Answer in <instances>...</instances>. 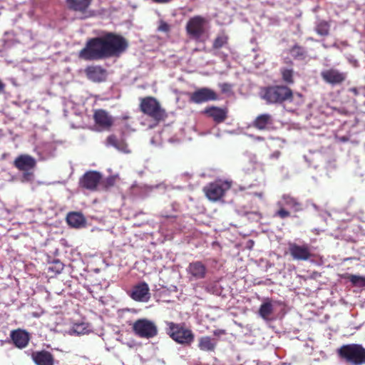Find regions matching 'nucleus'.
I'll use <instances>...</instances> for the list:
<instances>
[{
    "label": "nucleus",
    "mask_w": 365,
    "mask_h": 365,
    "mask_svg": "<svg viewBox=\"0 0 365 365\" xmlns=\"http://www.w3.org/2000/svg\"><path fill=\"white\" fill-rule=\"evenodd\" d=\"M219 87L222 93H230L232 91V85L228 83H222L219 84Z\"/></svg>",
    "instance_id": "39"
},
{
    "label": "nucleus",
    "mask_w": 365,
    "mask_h": 365,
    "mask_svg": "<svg viewBox=\"0 0 365 365\" xmlns=\"http://www.w3.org/2000/svg\"><path fill=\"white\" fill-rule=\"evenodd\" d=\"M229 37L223 31L215 37L212 43V48L218 50L228 43Z\"/></svg>",
    "instance_id": "29"
},
{
    "label": "nucleus",
    "mask_w": 365,
    "mask_h": 365,
    "mask_svg": "<svg viewBox=\"0 0 365 365\" xmlns=\"http://www.w3.org/2000/svg\"><path fill=\"white\" fill-rule=\"evenodd\" d=\"M283 206H287L292 209L294 212H298L303 210L302 203H300L296 198L290 196L289 195H283L282 197Z\"/></svg>",
    "instance_id": "27"
},
{
    "label": "nucleus",
    "mask_w": 365,
    "mask_h": 365,
    "mask_svg": "<svg viewBox=\"0 0 365 365\" xmlns=\"http://www.w3.org/2000/svg\"><path fill=\"white\" fill-rule=\"evenodd\" d=\"M155 4H167L171 1V0H151Z\"/></svg>",
    "instance_id": "43"
},
{
    "label": "nucleus",
    "mask_w": 365,
    "mask_h": 365,
    "mask_svg": "<svg viewBox=\"0 0 365 365\" xmlns=\"http://www.w3.org/2000/svg\"><path fill=\"white\" fill-rule=\"evenodd\" d=\"M282 80L287 85L294 83V71L292 68L282 67L279 69Z\"/></svg>",
    "instance_id": "28"
},
{
    "label": "nucleus",
    "mask_w": 365,
    "mask_h": 365,
    "mask_svg": "<svg viewBox=\"0 0 365 365\" xmlns=\"http://www.w3.org/2000/svg\"><path fill=\"white\" fill-rule=\"evenodd\" d=\"M93 120L96 125L104 130H110L113 124L112 116L103 109H98L94 111Z\"/></svg>",
    "instance_id": "16"
},
{
    "label": "nucleus",
    "mask_w": 365,
    "mask_h": 365,
    "mask_svg": "<svg viewBox=\"0 0 365 365\" xmlns=\"http://www.w3.org/2000/svg\"><path fill=\"white\" fill-rule=\"evenodd\" d=\"M102 175L96 170L86 172L79 179V187L92 192L96 191L102 180Z\"/></svg>",
    "instance_id": "10"
},
{
    "label": "nucleus",
    "mask_w": 365,
    "mask_h": 365,
    "mask_svg": "<svg viewBox=\"0 0 365 365\" xmlns=\"http://www.w3.org/2000/svg\"><path fill=\"white\" fill-rule=\"evenodd\" d=\"M255 139L257 140H259V141H264V138L262 137V136H255Z\"/></svg>",
    "instance_id": "45"
},
{
    "label": "nucleus",
    "mask_w": 365,
    "mask_h": 365,
    "mask_svg": "<svg viewBox=\"0 0 365 365\" xmlns=\"http://www.w3.org/2000/svg\"><path fill=\"white\" fill-rule=\"evenodd\" d=\"M330 25L326 21L319 22L315 28V31L320 36H327L329 34Z\"/></svg>",
    "instance_id": "32"
},
{
    "label": "nucleus",
    "mask_w": 365,
    "mask_h": 365,
    "mask_svg": "<svg viewBox=\"0 0 365 365\" xmlns=\"http://www.w3.org/2000/svg\"><path fill=\"white\" fill-rule=\"evenodd\" d=\"M102 38L108 58L120 56L128 48V41L120 34L105 32Z\"/></svg>",
    "instance_id": "4"
},
{
    "label": "nucleus",
    "mask_w": 365,
    "mask_h": 365,
    "mask_svg": "<svg viewBox=\"0 0 365 365\" xmlns=\"http://www.w3.org/2000/svg\"><path fill=\"white\" fill-rule=\"evenodd\" d=\"M93 0H66L68 7L74 11L86 13Z\"/></svg>",
    "instance_id": "23"
},
{
    "label": "nucleus",
    "mask_w": 365,
    "mask_h": 365,
    "mask_svg": "<svg viewBox=\"0 0 365 365\" xmlns=\"http://www.w3.org/2000/svg\"><path fill=\"white\" fill-rule=\"evenodd\" d=\"M232 182L217 180L210 182L202 189L206 197L212 201L217 202L224 197L225 193L231 188Z\"/></svg>",
    "instance_id": "6"
},
{
    "label": "nucleus",
    "mask_w": 365,
    "mask_h": 365,
    "mask_svg": "<svg viewBox=\"0 0 365 365\" xmlns=\"http://www.w3.org/2000/svg\"><path fill=\"white\" fill-rule=\"evenodd\" d=\"M140 108L143 113L156 121L163 120L166 117L165 110L161 108L159 102L154 97L148 96L142 98Z\"/></svg>",
    "instance_id": "7"
},
{
    "label": "nucleus",
    "mask_w": 365,
    "mask_h": 365,
    "mask_svg": "<svg viewBox=\"0 0 365 365\" xmlns=\"http://www.w3.org/2000/svg\"><path fill=\"white\" fill-rule=\"evenodd\" d=\"M6 84L0 79V94L5 92Z\"/></svg>",
    "instance_id": "41"
},
{
    "label": "nucleus",
    "mask_w": 365,
    "mask_h": 365,
    "mask_svg": "<svg viewBox=\"0 0 365 365\" xmlns=\"http://www.w3.org/2000/svg\"><path fill=\"white\" fill-rule=\"evenodd\" d=\"M280 155H281V152L279 150H276L271 154V158L278 159L279 158Z\"/></svg>",
    "instance_id": "40"
},
{
    "label": "nucleus",
    "mask_w": 365,
    "mask_h": 365,
    "mask_svg": "<svg viewBox=\"0 0 365 365\" xmlns=\"http://www.w3.org/2000/svg\"><path fill=\"white\" fill-rule=\"evenodd\" d=\"M134 334L145 339L153 338L158 334V327L155 324L147 319H139L136 320L132 327Z\"/></svg>",
    "instance_id": "8"
},
{
    "label": "nucleus",
    "mask_w": 365,
    "mask_h": 365,
    "mask_svg": "<svg viewBox=\"0 0 365 365\" xmlns=\"http://www.w3.org/2000/svg\"><path fill=\"white\" fill-rule=\"evenodd\" d=\"M260 96L267 104H282L285 101H292L293 92L287 86H269L261 89Z\"/></svg>",
    "instance_id": "1"
},
{
    "label": "nucleus",
    "mask_w": 365,
    "mask_h": 365,
    "mask_svg": "<svg viewBox=\"0 0 365 365\" xmlns=\"http://www.w3.org/2000/svg\"><path fill=\"white\" fill-rule=\"evenodd\" d=\"M288 253L294 260L307 261L312 256L311 247L308 244L298 245L295 242H288Z\"/></svg>",
    "instance_id": "11"
},
{
    "label": "nucleus",
    "mask_w": 365,
    "mask_h": 365,
    "mask_svg": "<svg viewBox=\"0 0 365 365\" xmlns=\"http://www.w3.org/2000/svg\"><path fill=\"white\" fill-rule=\"evenodd\" d=\"M349 279L354 286L365 287V277L360 275H350Z\"/></svg>",
    "instance_id": "35"
},
{
    "label": "nucleus",
    "mask_w": 365,
    "mask_h": 365,
    "mask_svg": "<svg viewBox=\"0 0 365 365\" xmlns=\"http://www.w3.org/2000/svg\"><path fill=\"white\" fill-rule=\"evenodd\" d=\"M207 23L205 18L195 16L187 22L185 29L187 34L195 40H199L205 32V25Z\"/></svg>",
    "instance_id": "9"
},
{
    "label": "nucleus",
    "mask_w": 365,
    "mask_h": 365,
    "mask_svg": "<svg viewBox=\"0 0 365 365\" xmlns=\"http://www.w3.org/2000/svg\"><path fill=\"white\" fill-rule=\"evenodd\" d=\"M130 297L135 301L147 302L150 298L148 285L145 282H140L133 286Z\"/></svg>",
    "instance_id": "19"
},
{
    "label": "nucleus",
    "mask_w": 365,
    "mask_h": 365,
    "mask_svg": "<svg viewBox=\"0 0 365 365\" xmlns=\"http://www.w3.org/2000/svg\"><path fill=\"white\" fill-rule=\"evenodd\" d=\"M115 183V178L113 176H109L104 180H101V185L103 186V189L108 190L109 188L114 186Z\"/></svg>",
    "instance_id": "37"
},
{
    "label": "nucleus",
    "mask_w": 365,
    "mask_h": 365,
    "mask_svg": "<svg viewBox=\"0 0 365 365\" xmlns=\"http://www.w3.org/2000/svg\"><path fill=\"white\" fill-rule=\"evenodd\" d=\"M205 264L200 261L192 262L188 267L190 274H205Z\"/></svg>",
    "instance_id": "31"
},
{
    "label": "nucleus",
    "mask_w": 365,
    "mask_h": 365,
    "mask_svg": "<svg viewBox=\"0 0 365 365\" xmlns=\"http://www.w3.org/2000/svg\"><path fill=\"white\" fill-rule=\"evenodd\" d=\"M165 218H169V217H175L174 216H169V215H165L164 216Z\"/></svg>",
    "instance_id": "47"
},
{
    "label": "nucleus",
    "mask_w": 365,
    "mask_h": 365,
    "mask_svg": "<svg viewBox=\"0 0 365 365\" xmlns=\"http://www.w3.org/2000/svg\"><path fill=\"white\" fill-rule=\"evenodd\" d=\"M31 359L36 365H54L53 354L46 350L33 351Z\"/></svg>",
    "instance_id": "18"
},
{
    "label": "nucleus",
    "mask_w": 365,
    "mask_h": 365,
    "mask_svg": "<svg viewBox=\"0 0 365 365\" xmlns=\"http://www.w3.org/2000/svg\"><path fill=\"white\" fill-rule=\"evenodd\" d=\"M72 330L78 335L85 334L89 331L88 326L84 323L74 324Z\"/></svg>",
    "instance_id": "36"
},
{
    "label": "nucleus",
    "mask_w": 365,
    "mask_h": 365,
    "mask_svg": "<svg viewBox=\"0 0 365 365\" xmlns=\"http://www.w3.org/2000/svg\"><path fill=\"white\" fill-rule=\"evenodd\" d=\"M225 330H216V331H214V334L215 336H217V335H219L220 334H225Z\"/></svg>",
    "instance_id": "44"
},
{
    "label": "nucleus",
    "mask_w": 365,
    "mask_h": 365,
    "mask_svg": "<svg viewBox=\"0 0 365 365\" xmlns=\"http://www.w3.org/2000/svg\"><path fill=\"white\" fill-rule=\"evenodd\" d=\"M14 165L19 170L23 171V177L26 180H29L31 173H29V170L34 169L36 165V159L27 154H22L19 155L14 161Z\"/></svg>",
    "instance_id": "12"
},
{
    "label": "nucleus",
    "mask_w": 365,
    "mask_h": 365,
    "mask_svg": "<svg viewBox=\"0 0 365 365\" xmlns=\"http://www.w3.org/2000/svg\"><path fill=\"white\" fill-rule=\"evenodd\" d=\"M10 338L14 346L20 349L26 347L30 341L29 334L21 329L12 330L10 333Z\"/></svg>",
    "instance_id": "15"
},
{
    "label": "nucleus",
    "mask_w": 365,
    "mask_h": 365,
    "mask_svg": "<svg viewBox=\"0 0 365 365\" xmlns=\"http://www.w3.org/2000/svg\"><path fill=\"white\" fill-rule=\"evenodd\" d=\"M168 334L175 342L190 346L195 339V334L190 329L186 327L184 323L176 324L173 322H168Z\"/></svg>",
    "instance_id": "5"
},
{
    "label": "nucleus",
    "mask_w": 365,
    "mask_h": 365,
    "mask_svg": "<svg viewBox=\"0 0 365 365\" xmlns=\"http://www.w3.org/2000/svg\"><path fill=\"white\" fill-rule=\"evenodd\" d=\"M217 345L215 339L209 336H201L198 339V347L204 351H214Z\"/></svg>",
    "instance_id": "25"
},
{
    "label": "nucleus",
    "mask_w": 365,
    "mask_h": 365,
    "mask_svg": "<svg viewBox=\"0 0 365 365\" xmlns=\"http://www.w3.org/2000/svg\"><path fill=\"white\" fill-rule=\"evenodd\" d=\"M217 94L209 88H200L190 94L189 101L195 104H201L208 101L217 100Z\"/></svg>",
    "instance_id": "13"
},
{
    "label": "nucleus",
    "mask_w": 365,
    "mask_h": 365,
    "mask_svg": "<svg viewBox=\"0 0 365 365\" xmlns=\"http://www.w3.org/2000/svg\"><path fill=\"white\" fill-rule=\"evenodd\" d=\"M106 145L113 146L117 150L123 152L129 153L128 145L124 139H118L116 135L112 134L106 138Z\"/></svg>",
    "instance_id": "24"
},
{
    "label": "nucleus",
    "mask_w": 365,
    "mask_h": 365,
    "mask_svg": "<svg viewBox=\"0 0 365 365\" xmlns=\"http://www.w3.org/2000/svg\"><path fill=\"white\" fill-rule=\"evenodd\" d=\"M286 63H288V64H289V65H291V66H292V65H293V62H292V60H289L288 61H286Z\"/></svg>",
    "instance_id": "46"
},
{
    "label": "nucleus",
    "mask_w": 365,
    "mask_h": 365,
    "mask_svg": "<svg viewBox=\"0 0 365 365\" xmlns=\"http://www.w3.org/2000/svg\"><path fill=\"white\" fill-rule=\"evenodd\" d=\"M322 80L331 86L340 85L346 79V73L331 68L326 69L320 73Z\"/></svg>",
    "instance_id": "14"
},
{
    "label": "nucleus",
    "mask_w": 365,
    "mask_h": 365,
    "mask_svg": "<svg viewBox=\"0 0 365 365\" xmlns=\"http://www.w3.org/2000/svg\"><path fill=\"white\" fill-rule=\"evenodd\" d=\"M64 267L63 264L59 260H53L48 265V270L54 274H61Z\"/></svg>",
    "instance_id": "33"
},
{
    "label": "nucleus",
    "mask_w": 365,
    "mask_h": 365,
    "mask_svg": "<svg viewBox=\"0 0 365 365\" xmlns=\"http://www.w3.org/2000/svg\"><path fill=\"white\" fill-rule=\"evenodd\" d=\"M78 58L85 61L108 58L102 36L89 38L79 51Z\"/></svg>",
    "instance_id": "3"
},
{
    "label": "nucleus",
    "mask_w": 365,
    "mask_h": 365,
    "mask_svg": "<svg viewBox=\"0 0 365 365\" xmlns=\"http://www.w3.org/2000/svg\"><path fill=\"white\" fill-rule=\"evenodd\" d=\"M158 30L161 32L168 33L170 30V26L167 22L160 21L158 27Z\"/></svg>",
    "instance_id": "38"
},
{
    "label": "nucleus",
    "mask_w": 365,
    "mask_h": 365,
    "mask_svg": "<svg viewBox=\"0 0 365 365\" xmlns=\"http://www.w3.org/2000/svg\"><path fill=\"white\" fill-rule=\"evenodd\" d=\"M277 205L279 208L277 212H275L274 215V217H278L280 219H285L291 216V212L284 208L281 202H278Z\"/></svg>",
    "instance_id": "34"
},
{
    "label": "nucleus",
    "mask_w": 365,
    "mask_h": 365,
    "mask_svg": "<svg viewBox=\"0 0 365 365\" xmlns=\"http://www.w3.org/2000/svg\"><path fill=\"white\" fill-rule=\"evenodd\" d=\"M289 53L294 59L298 61H304L308 56L306 48L297 43L294 44L289 49Z\"/></svg>",
    "instance_id": "26"
},
{
    "label": "nucleus",
    "mask_w": 365,
    "mask_h": 365,
    "mask_svg": "<svg viewBox=\"0 0 365 365\" xmlns=\"http://www.w3.org/2000/svg\"><path fill=\"white\" fill-rule=\"evenodd\" d=\"M349 91L352 93L354 96L359 95V90L356 87L350 88L349 89Z\"/></svg>",
    "instance_id": "42"
},
{
    "label": "nucleus",
    "mask_w": 365,
    "mask_h": 365,
    "mask_svg": "<svg viewBox=\"0 0 365 365\" xmlns=\"http://www.w3.org/2000/svg\"><path fill=\"white\" fill-rule=\"evenodd\" d=\"M336 353L339 358L349 365H365V348L361 344L342 345Z\"/></svg>",
    "instance_id": "2"
},
{
    "label": "nucleus",
    "mask_w": 365,
    "mask_h": 365,
    "mask_svg": "<svg viewBox=\"0 0 365 365\" xmlns=\"http://www.w3.org/2000/svg\"><path fill=\"white\" fill-rule=\"evenodd\" d=\"M87 78L93 82H101L106 78V71L101 66H91L85 69Z\"/></svg>",
    "instance_id": "20"
},
{
    "label": "nucleus",
    "mask_w": 365,
    "mask_h": 365,
    "mask_svg": "<svg viewBox=\"0 0 365 365\" xmlns=\"http://www.w3.org/2000/svg\"><path fill=\"white\" fill-rule=\"evenodd\" d=\"M203 113L211 118L215 123L219 124L223 123L227 118L228 110L226 108L212 106L207 107Z\"/></svg>",
    "instance_id": "17"
},
{
    "label": "nucleus",
    "mask_w": 365,
    "mask_h": 365,
    "mask_svg": "<svg viewBox=\"0 0 365 365\" xmlns=\"http://www.w3.org/2000/svg\"><path fill=\"white\" fill-rule=\"evenodd\" d=\"M68 225L74 228H81L86 225V220L83 214L78 212H71L66 216Z\"/></svg>",
    "instance_id": "22"
},
{
    "label": "nucleus",
    "mask_w": 365,
    "mask_h": 365,
    "mask_svg": "<svg viewBox=\"0 0 365 365\" xmlns=\"http://www.w3.org/2000/svg\"><path fill=\"white\" fill-rule=\"evenodd\" d=\"M273 124L272 115L263 113L257 115L252 122V126L259 130H268Z\"/></svg>",
    "instance_id": "21"
},
{
    "label": "nucleus",
    "mask_w": 365,
    "mask_h": 365,
    "mask_svg": "<svg viewBox=\"0 0 365 365\" xmlns=\"http://www.w3.org/2000/svg\"><path fill=\"white\" fill-rule=\"evenodd\" d=\"M273 312V306L270 300L262 303L259 309V314L264 319H268Z\"/></svg>",
    "instance_id": "30"
}]
</instances>
